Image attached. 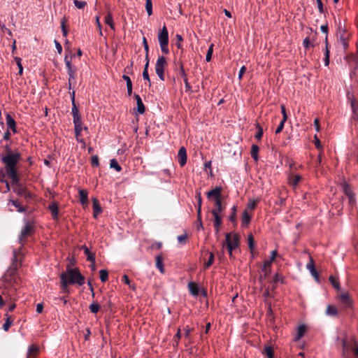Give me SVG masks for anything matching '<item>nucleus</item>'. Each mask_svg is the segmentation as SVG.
<instances>
[{
	"mask_svg": "<svg viewBox=\"0 0 358 358\" xmlns=\"http://www.w3.org/2000/svg\"><path fill=\"white\" fill-rule=\"evenodd\" d=\"M1 162L4 165L6 171L13 173V169H17L19 162L22 159L19 152H13L8 144L3 146V152L0 155Z\"/></svg>",
	"mask_w": 358,
	"mask_h": 358,
	"instance_id": "f257e3e1",
	"label": "nucleus"
},
{
	"mask_svg": "<svg viewBox=\"0 0 358 358\" xmlns=\"http://www.w3.org/2000/svg\"><path fill=\"white\" fill-rule=\"evenodd\" d=\"M6 176L12 180V187L13 192L20 196L25 199L31 198V193L27 190L25 187H23L20 182V178L17 173V169H13V173H10V171H6Z\"/></svg>",
	"mask_w": 358,
	"mask_h": 358,
	"instance_id": "f03ea898",
	"label": "nucleus"
},
{
	"mask_svg": "<svg viewBox=\"0 0 358 358\" xmlns=\"http://www.w3.org/2000/svg\"><path fill=\"white\" fill-rule=\"evenodd\" d=\"M61 275H64L66 283L69 285L78 284L83 285L85 283V277L80 273L77 268H68L66 272H63Z\"/></svg>",
	"mask_w": 358,
	"mask_h": 358,
	"instance_id": "7ed1b4c3",
	"label": "nucleus"
},
{
	"mask_svg": "<svg viewBox=\"0 0 358 358\" xmlns=\"http://www.w3.org/2000/svg\"><path fill=\"white\" fill-rule=\"evenodd\" d=\"M224 208L225 206L222 204V200H217L215 203V208L211 210V213L214 217L213 226L217 232L219 231L220 227L222 224V217L220 214Z\"/></svg>",
	"mask_w": 358,
	"mask_h": 358,
	"instance_id": "20e7f679",
	"label": "nucleus"
},
{
	"mask_svg": "<svg viewBox=\"0 0 358 358\" xmlns=\"http://www.w3.org/2000/svg\"><path fill=\"white\" fill-rule=\"evenodd\" d=\"M34 225L32 222H27L21 230L19 236V242L22 246L27 243L28 238L34 234Z\"/></svg>",
	"mask_w": 358,
	"mask_h": 358,
	"instance_id": "39448f33",
	"label": "nucleus"
},
{
	"mask_svg": "<svg viewBox=\"0 0 358 358\" xmlns=\"http://www.w3.org/2000/svg\"><path fill=\"white\" fill-rule=\"evenodd\" d=\"M158 41L162 52L165 55L169 54V32L166 25L162 27V30L158 34Z\"/></svg>",
	"mask_w": 358,
	"mask_h": 358,
	"instance_id": "423d86ee",
	"label": "nucleus"
},
{
	"mask_svg": "<svg viewBox=\"0 0 358 358\" xmlns=\"http://www.w3.org/2000/svg\"><path fill=\"white\" fill-rule=\"evenodd\" d=\"M167 65L166 58L164 56H159L155 64V72L162 81L165 80L164 70Z\"/></svg>",
	"mask_w": 358,
	"mask_h": 358,
	"instance_id": "0eeeda50",
	"label": "nucleus"
},
{
	"mask_svg": "<svg viewBox=\"0 0 358 358\" xmlns=\"http://www.w3.org/2000/svg\"><path fill=\"white\" fill-rule=\"evenodd\" d=\"M239 236L236 234H226V246L228 250H233L239 246Z\"/></svg>",
	"mask_w": 358,
	"mask_h": 358,
	"instance_id": "6e6552de",
	"label": "nucleus"
},
{
	"mask_svg": "<svg viewBox=\"0 0 358 358\" xmlns=\"http://www.w3.org/2000/svg\"><path fill=\"white\" fill-rule=\"evenodd\" d=\"M338 41L342 45L343 50L345 51L349 46L348 41L350 38V34L341 27H338L337 31Z\"/></svg>",
	"mask_w": 358,
	"mask_h": 358,
	"instance_id": "1a4fd4ad",
	"label": "nucleus"
},
{
	"mask_svg": "<svg viewBox=\"0 0 358 358\" xmlns=\"http://www.w3.org/2000/svg\"><path fill=\"white\" fill-rule=\"evenodd\" d=\"M341 185L343 193L348 197L349 205L351 206V208H353V206L355 205V198L350 186L346 182L342 183Z\"/></svg>",
	"mask_w": 358,
	"mask_h": 358,
	"instance_id": "9d476101",
	"label": "nucleus"
},
{
	"mask_svg": "<svg viewBox=\"0 0 358 358\" xmlns=\"http://www.w3.org/2000/svg\"><path fill=\"white\" fill-rule=\"evenodd\" d=\"M222 192V187L217 186L212 190L206 192V196L210 200H213L215 203L217 200H222L221 194Z\"/></svg>",
	"mask_w": 358,
	"mask_h": 358,
	"instance_id": "9b49d317",
	"label": "nucleus"
},
{
	"mask_svg": "<svg viewBox=\"0 0 358 358\" xmlns=\"http://www.w3.org/2000/svg\"><path fill=\"white\" fill-rule=\"evenodd\" d=\"M178 65H179V72H178V74L179 76L183 78V81L185 83V91L187 92H189L192 91V87L190 85V84L188 82V80H187V74L185 71V69H184V65H183V63L182 62L180 61L178 62Z\"/></svg>",
	"mask_w": 358,
	"mask_h": 358,
	"instance_id": "f8f14e48",
	"label": "nucleus"
},
{
	"mask_svg": "<svg viewBox=\"0 0 358 358\" xmlns=\"http://www.w3.org/2000/svg\"><path fill=\"white\" fill-rule=\"evenodd\" d=\"M73 124L75 127V135L77 141L79 142H83V139L80 138L81 131L83 129L87 130V127H83L82 120L73 122Z\"/></svg>",
	"mask_w": 358,
	"mask_h": 358,
	"instance_id": "ddd939ff",
	"label": "nucleus"
},
{
	"mask_svg": "<svg viewBox=\"0 0 358 358\" xmlns=\"http://www.w3.org/2000/svg\"><path fill=\"white\" fill-rule=\"evenodd\" d=\"M338 298L345 308H349L352 307V299H350L348 292L341 293Z\"/></svg>",
	"mask_w": 358,
	"mask_h": 358,
	"instance_id": "4468645a",
	"label": "nucleus"
},
{
	"mask_svg": "<svg viewBox=\"0 0 358 358\" xmlns=\"http://www.w3.org/2000/svg\"><path fill=\"white\" fill-rule=\"evenodd\" d=\"M187 152L185 147H181L178 152V163L180 166H184L187 163Z\"/></svg>",
	"mask_w": 358,
	"mask_h": 358,
	"instance_id": "2eb2a0df",
	"label": "nucleus"
},
{
	"mask_svg": "<svg viewBox=\"0 0 358 358\" xmlns=\"http://www.w3.org/2000/svg\"><path fill=\"white\" fill-rule=\"evenodd\" d=\"M17 270H15L10 266L8 269L6 275L9 277V279H8L7 280L9 281L10 284L13 282L17 283Z\"/></svg>",
	"mask_w": 358,
	"mask_h": 358,
	"instance_id": "dca6fc26",
	"label": "nucleus"
},
{
	"mask_svg": "<svg viewBox=\"0 0 358 358\" xmlns=\"http://www.w3.org/2000/svg\"><path fill=\"white\" fill-rule=\"evenodd\" d=\"M346 59L349 64L354 63L355 64V69L351 72L350 76L353 78V76L356 74V69L357 67L358 64V56L357 55L351 54L346 57Z\"/></svg>",
	"mask_w": 358,
	"mask_h": 358,
	"instance_id": "f3484780",
	"label": "nucleus"
},
{
	"mask_svg": "<svg viewBox=\"0 0 358 358\" xmlns=\"http://www.w3.org/2000/svg\"><path fill=\"white\" fill-rule=\"evenodd\" d=\"M306 268H307L308 270H309V271L311 273V275L316 280L319 279V273L317 271V270L315 269L314 261H313V258L311 257H310V262L306 265Z\"/></svg>",
	"mask_w": 358,
	"mask_h": 358,
	"instance_id": "a211bd4d",
	"label": "nucleus"
},
{
	"mask_svg": "<svg viewBox=\"0 0 358 358\" xmlns=\"http://www.w3.org/2000/svg\"><path fill=\"white\" fill-rule=\"evenodd\" d=\"M93 216L96 217L101 212L102 209L99 201L96 198L92 199Z\"/></svg>",
	"mask_w": 358,
	"mask_h": 358,
	"instance_id": "6ab92c4d",
	"label": "nucleus"
},
{
	"mask_svg": "<svg viewBox=\"0 0 358 358\" xmlns=\"http://www.w3.org/2000/svg\"><path fill=\"white\" fill-rule=\"evenodd\" d=\"M72 57H73V55H71L69 57L68 55H66L65 57H64V62H65V65L67 69V72L77 71L76 66L72 65V62H71Z\"/></svg>",
	"mask_w": 358,
	"mask_h": 358,
	"instance_id": "aec40b11",
	"label": "nucleus"
},
{
	"mask_svg": "<svg viewBox=\"0 0 358 358\" xmlns=\"http://www.w3.org/2000/svg\"><path fill=\"white\" fill-rule=\"evenodd\" d=\"M76 72L77 71L67 72V73L69 75L68 88L69 90L73 89L76 83Z\"/></svg>",
	"mask_w": 358,
	"mask_h": 358,
	"instance_id": "412c9836",
	"label": "nucleus"
},
{
	"mask_svg": "<svg viewBox=\"0 0 358 358\" xmlns=\"http://www.w3.org/2000/svg\"><path fill=\"white\" fill-rule=\"evenodd\" d=\"M271 261L265 260L264 262V264H263V266L262 268V272H264V276H263L264 278H266L268 276V275L271 273ZM260 278L262 279V276Z\"/></svg>",
	"mask_w": 358,
	"mask_h": 358,
	"instance_id": "4be33fe9",
	"label": "nucleus"
},
{
	"mask_svg": "<svg viewBox=\"0 0 358 358\" xmlns=\"http://www.w3.org/2000/svg\"><path fill=\"white\" fill-rule=\"evenodd\" d=\"M6 124L8 125V127L10 128V129H12V131L14 133H15L17 131H16V123H15V120L12 117V116L9 113L6 114Z\"/></svg>",
	"mask_w": 358,
	"mask_h": 358,
	"instance_id": "5701e85b",
	"label": "nucleus"
},
{
	"mask_svg": "<svg viewBox=\"0 0 358 358\" xmlns=\"http://www.w3.org/2000/svg\"><path fill=\"white\" fill-rule=\"evenodd\" d=\"M134 98L136 101L138 113L140 114H143L145 113V106L141 96L138 94H134Z\"/></svg>",
	"mask_w": 358,
	"mask_h": 358,
	"instance_id": "b1692460",
	"label": "nucleus"
},
{
	"mask_svg": "<svg viewBox=\"0 0 358 358\" xmlns=\"http://www.w3.org/2000/svg\"><path fill=\"white\" fill-rule=\"evenodd\" d=\"M82 249L83 250L85 255L87 256V260L94 264L95 262L94 253L91 252L86 245H83Z\"/></svg>",
	"mask_w": 358,
	"mask_h": 358,
	"instance_id": "393cba45",
	"label": "nucleus"
},
{
	"mask_svg": "<svg viewBox=\"0 0 358 358\" xmlns=\"http://www.w3.org/2000/svg\"><path fill=\"white\" fill-rule=\"evenodd\" d=\"M307 330V327L305 324H301L297 328V333L295 336L294 341H299L304 335Z\"/></svg>",
	"mask_w": 358,
	"mask_h": 358,
	"instance_id": "a878e982",
	"label": "nucleus"
},
{
	"mask_svg": "<svg viewBox=\"0 0 358 358\" xmlns=\"http://www.w3.org/2000/svg\"><path fill=\"white\" fill-rule=\"evenodd\" d=\"M301 180V176L297 174H291L289 176V184L293 187H296Z\"/></svg>",
	"mask_w": 358,
	"mask_h": 358,
	"instance_id": "bb28decb",
	"label": "nucleus"
},
{
	"mask_svg": "<svg viewBox=\"0 0 358 358\" xmlns=\"http://www.w3.org/2000/svg\"><path fill=\"white\" fill-rule=\"evenodd\" d=\"M39 351L38 347L31 345L29 347L27 358H34Z\"/></svg>",
	"mask_w": 358,
	"mask_h": 358,
	"instance_id": "cd10ccee",
	"label": "nucleus"
},
{
	"mask_svg": "<svg viewBox=\"0 0 358 358\" xmlns=\"http://www.w3.org/2000/svg\"><path fill=\"white\" fill-rule=\"evenodd\" d=\"M251 220V215L248 213L247 210H245L242 215L241 224L243 227H247Z\"/></svg>",
	"mask_w": 358,
	"mask_h": 358,
	"instance_id": "c85d7f7f",
	"label": "nucleus"
},
{
	"mask_svg": "<svg viewBox=\"0 0 358 358\" xmlns=\"http://www.w3.org/2000/svg\"><path fill=\"white\" fill-rule=\"evenodd\" d=\"M61 279V289L63 294H69V289L68 288L69 284L66 283V280L64 275H60Z\"/></svg>",
	"mask_w": 358,
	"mask_h": 358,
	"instance_id": "c756f323",
	"label": "nucleus"
},
{
	"mask_svg": "<svg viewBox=\"0 0 358 358\" xmlns=\"http://www.w3.org/2000/svg\"><path fill=\"white\" fill-rule=\"evenodd\" d=\"M73 115V122L80 121L81 120L80 115L79 114V110L76 105V103H72V110Z\"/></svg>",
	"mask_w": 358,
	"mask_h": 358,
	"instance_id": "7c9ffc66",
	"label": "nucleus"
},
{
	"mask_svg": "<svg viewBox=\"0 0 358 358\" xmlns=\"http://www.w3.org/2000/svg\"><path fill=\"white\" fill-rule=\"evenodd\" d=\"M188 289L192 295H193V296L199 295V288H198L197 285L195 282H189L188 283Z\"/></svg>",
	"mask_w": 358,
	"mask_h": 358,
	"instance_id": "2f4dec72",
	"label": "nucleus"
},
{
	"mask_svg": "<svg viewBox=\"0 0 358 358\" xmlns=\"http://www.w3.org/2000/svg\"><path fill=\"white\" fill-rule=\"evenodd\" d=\"M49 210H50L52 217L54 220H57L58 218V206L56 203H52L49 206Z\"/></svg>",
	"mask_w": 358,
	"mask_h": 358,
	"instance_id": "473e14b6",
	"label": "nucleus"
},
{
	"mask_svg": "<svg viewBox=\"0 0 358 358\" xmlns=\"http://www.w3.org/2000/svg\"><path fill=\"white\" fill-rule=\"evenodd\" d=\"M122 78L126 81L127 88V94L128 96H131L132 94V83L130 78L127 75H123Z\"/></svg>",
	"mask_w": 358,
	"mask_h": 358,
	"instance_id": "72a5a7b5",
	"label": "nucleus"
},
{
	"mask_svg": "<svg viewBox=\"0 0 358 358\" xmlns=\"http://www.w3.org/2000/svg\"><path fill=\"white\" fill-rule=\"evenodd\" d=\"M156 267L162 273H164V268L163 265V258L162 255H157L156 257Z\"/></svg>",
	"mask_w": 358,
	"mask_h": 358,
	"instance_id": "f704fd0d",
	"label": "nucleus"
},
{
	"mask_svg": "<svg viewBox=\"0 0 358 358\" xmlns=\"http://www.w3.org/2000/svg\"><path fill=\"white\" fill-rule=\"evenodd\" d=\"M6 317V322L3 325V329L4 331H8L9 328L10 327L11 324H13V319L10 315H8V313L5 315Z\"/></svg>",
	"mask_w": 358,
	"mask_h": 358,
	"instance_id": "c9c22d12",
	"label": "nucleus"
},
{
	"mask_svg": "<svg viewBox=\"0 0 358 358\" xmlns=\"http://www.w3.org/2000/svg\"><path fill=\"white\" fill-rule=\"evenodd\" d=\"M263 354L267 357V358H274V351L271 346H266L264 349Z\"/></svg>",
	"mask_w": 358,
	"mask_h": 358,
	"instance_id": "e433bc0d",
	"label": "nucleus"
},
{
	"mask_svg": "<svg viewBox=\"0 0 358 358\" xmlns=\"http://www.w3.org/2000/svg\"><path fill=\"white\" fill-rule=\"evenodd\" d=\"M79 196H80V201L82 204H85L87 203L88 197H87V192L84 189H80L79 190Z\"/></svg>",
	"mask_w": 358,
	"mask_h": 358,
	"instance_id": "4c0bfd02",
	"label": "nucleus"
},
{
	"mask_svg": "<svg viewBox=\"0 0 358 358\" xmlns=\"http://www.w3.org/2000/svg\"><path fill=\"white\" fill-rule=\"evenodd\" d=\"M196 198L198 201V206H197V217L199 219H200L201 217V203H202V199L201 192H197L196 194Z\"/></svg>",
	"mask_w": 358,
	"mask_h": 358,
	"instance_id": "58836bf2",
	"label": "nucleus"
},
{
	"mask_svg": "<svg viewBox=\"0 0 358 358\" xmlns=\"http://www.w3.org/2000/svg\"><path fill=\"white\" fill-rule=\"evenodd\" d=\"M105 22L110 26L112 29H115V24L113 23L112 14L110 12H108L105 17Z\"/></svg>",
	"mask_w": 358,
	"mask_h": 358,
	"instance_id": "ea45409f",
	"label": "nucleus"
},
{
	"mask_svg": "<svg viewBox=\"0 0 358 358\" xmlns=\"http://www.w3.org/2000/svg\"><path fill=\"white\" fill-rule=\"evenodd\" d=\"M259 148L258 145H255V144L252 145L250 154H251V157L255 161L258 160V152H259Z\"/></svg>",
	"mask_w": 358,
	"mask_h": 358,
	"instance_id": "a19ab883",
	"label": "nucleus"
},
{
	"mask_svg": "<svg viewBox=\"0 0 358 358\" xmlns=\"http://www.w3.org/2000/svg\"><path fill=\"white\" fill-rule=\"evenodd\" d=\"M326 313L330 316H336L338 314V311L335 306L329 305L327 308Z\"/></svg>",
	"mask_w": 358,
	"mask_h": 358,
	"instance_id": "79ce46f5",
	"label": "nucleus"
},
{
	"mask_svg": "<svg viewBox=\"0 0 358 358\" xmlns=\"http://www.w3.org/2000/svg\"><path fill=\"white\" fill-rule=\"evenodd\" d=\"M10 202L17 208L18 212L24 213L26 211V208L22 206L17 200H11Z\"/></svg>",
	"mask_w": 358,
	"mask_h": 358,
	"instance_id": "37998d69",
	"label": "nucleus"
},
{
	"mask_svg": "<svg viewBox=\"0 0 358 358\" xmlns=\"http://www.w3.org/2000/svg\"><path fill=\"white\" fill-rule=\"evenodd\" d=\"M66 17H63L61 20V28L62 31V35L64 37H66L68 35V30L66 27Z\"/></svg>",
	"mask_w": 358,
	"mask_h": 358,
	"instance_id": "c03bdc74",
	"label": "nucleus"
},
{
	"mask_svg": "<svg viewBox=\"0 0 358 358\" xmlns=\"http://www.w3.org/2000/svg\"><path fill=\"white\" fill-rule=\"evenodd\" d=\"M329 280L331 282V284L336 289H340V284L338 281V278H336L335 276L334 275H330L329 278Z\"/></svg>",
	"mask_w": 358,
	"mask_h": 358,
	"instance_id": "a18cd8bd",
	"label": "nucleus"
},
{
	"mask_svg": "<svg viewBox=\"0 0 358 358\" xmlns=\"http://www.w3.org/2000/svg\"><path fill=\"white\" fill-rule=\"evenodd\" d=\"M248 247L250 250V252L252 253V250L255 249V240L252 234H249L248 238Z\"/></svg>",
	"mask_w": 358,
	"mask_h": 358,
	"instance_id": "49530a36",
	"label": "nucleus"
},
{
	"mask_svg": "<svg viewBox=\"0 0 358 358\" xmlns=\"http://www.w3.org/2000/svg\"><path fill=\"white\" fill-rule=\"evenodd\" d=\"M206 252L208 254H209V258H208V260L204 264L205 268H209L213 264V263L214 262V258H215L213 252Z\"/></svg>",
	"mask_w": 358,
	"mask_h": 358,
	"instance_id": "de8ad7c7",
	"label": "nucleus"
},
{
	"mask_svg": "<svg viewBox=\"0 0 358 358\" xmlns=\"http://www.w3.org/2000/svg\"><path fill=\"white\" fill-rule=\"evenodd\" d=\"M236 210H237V206H234L231 208V214L229 217V220L231 222H236Z\"/></svg>",
	"mask_w": 358,
	"mask_h": 358,
	"instance_id": "09e8293b",
	"label": "nucleus"
},
{
	"mask_svg": "<svg viewBox=\"0 0 358 358\" xmlns=\"http://www.w3.org/2000/svg\"><path fill=\"white\" fill-rule=\"evenodd\" d=\"M100 280L101 282H105L108 280V273L106 270H101L99 271Z\"/></svg>",
	"mask_w": 358,
	"mask_h": 358,
	"instance_id": "8fccbe9b",
	"label": "nucleus"
},
{
	"mask_svg": "<svg viewBox=\"0 0 358 358\" xmlns=\"http://www.w3.org/2000/svg\"><path fill=\"white\" fill-rule=\"evenodd\" d=\"M145 9L148 15L150 16L152 14V0H145Z\"/></svg>",
	"mask_w": 358,
	"mask_h": 358,
	"instance_id": "3c124183",
	"label": "nucleus"
},
{
	"mask_svg": "<svg viewBox=\"0 0 358 358\" xmlns=\"http://www.w3.org/2000/svg\"><path fill=\"white\" fill-rule=\"evenodd\" d=\"M110 168L115 169L117 171H120L122 170L121 166L119 165L118 162L115 159L110 160Z\"/></svg>",
	"mask_w": 358,
	"mask_h": 358,
	"instance_id": "603ef678",
	"label": "nucleus"
},
{
	"mask_svg": "<svg viewBox=\"0 0 358 358\" xmlns=\"http://www.w3.org/2000/svg\"><path fill=\"white\" fill-rule=\"evenodd\" d=\"M14 59L16 62V64L17 65L18 69H19L18 74L21 76L23 73V67H22V63H21L22 59L20 57H15Z\"/></svg>",
	"mask_w": 358,
	"mask_h": 358,
	"instance_id": "864d4df0",
	"label": "nucleus"
},
{
	"mask_svg": "<svg viewBox=\"0 0 358 358\" xmlns=\"http://www.w3.org/2000/svg\"><path fill=\"white\" fill-rule=\"evenodd\" d=\"M90 311L93 313H97L100 309V306L98 303H93L89 307Z\"/></svg>",
	"mask_w": 358,
	"mask_h": 358,
	"instance_id": "5fc2aeb1",
	"label": "nucleus"
},
{
	"mask_svg": "<svg viewBox=\"0 0 358 358\" xmlns=\"http://www.w3.org/2000/svg\"><path fill=\"white\" fill-rule=\"evenodd\" d=\"M283 282V278H282V277L279 273H276L274 275L273 279V289L275 287L274 285L278 283V282Z\"/></svg>",
	"mask_w": 358,
	"mask_h": 358,
	"instance_id": "6e6d98bb",
	"label": "nucleus"
},
{
	"mask_svg": "<svg viewBox=\"0 0 358 358\" xmlns=\"http://www.w3.org/2000/svg\"><path fill=\"white\" fill-rule=\"evenodd\" d=\"M329 55H330V50L329 48H326L325 52H324V65L326 66H329Z\"/></svg>",
	"mask_w": 358,
	"mask_h": 358,
	"instance_id": "4d7b16f0",
	"label": "nucleus"
},
{
	"mask_svg": "<svg viewBox=\"0 0 358 358\" xmlns=\"http://www.w3.org/2000/svg\"><path fill=\"white\" fill-rule=\"evenodd\" d=\"M213 52V44H211L207 51L206 56V60L207 62H210L212 58V55Z\"/></svg>",
	"mask_w": 358,
	"mask_h": 358,
	"instance_id": "13d9d810",
	"label": "nucleus"
},
{
	"mask_svg": "<svg viewBox=\"0 0 358 358\" xmlns=\"http://www.w3.org/2000/svg\"><path fill=\"white\" fill-rule=\"evenodd\" d=\"M73 3L79 9L83 8L87 5V3L85 1L78 0H73Z\"/></svg>",
	"mask_w": 358,
	"mask_h": 358,
	"instance_id": "bf43d9fd",
	"label": "nucleus"
},
{
	"mask_svg": "<svg viewBox=\"0 0 358 358\" xmlns=\"http://www.w3.org/2000/svg\"><path fill=\"white\" fill-rule=\"evenodd\" d=\"M257 128L258 131H257V134H255V138L257 140H260L263 136V129L259 124H257Z\"/></svg>",
	"mask_w": 358,
	"mask_h": 358,
	"instance_id": "052dcab7",
	"label": "nucleus"
},
{
	"mask_svg": "<svg viewBox=\"0 0 358 358\" xmlns=\"http://www.w3.org/2000/svg\"><path fill=\"white\" fill-rule=\"evenodd\" d=\"M20 266V264L17 262L16 256H15L13 259V262L12 264L10 265V267L13 268L15 270H17Z\"/></svg>",
	"mask_w": 358,
	"mask_h": 358,
	"instance_id": "680f3d73",
	"label": "nucleus"
},
{
	"mask_svg": "<svg viewBox=\"0 0 358 358\" xmlns=\"http://www.w3.org/2000/svg\"><path fill=\"white\" fill-rule=\"evenodd\" d=\"M180 338H181L180 329H178L176 334L174 336V338H173V341L176 345H178V343H179Z\"/></svg>",
	"mask_w": 358,
	"mask_h": 358,
	"instance_id": "e2e57ef3",
	"label": "nucleus"
},
{
	"mask_svg": "<svg viewBox=\"0 0 358 358\" xmlns=\"http://www.w3.org/2000/svg\"><path fill=\"white\" fill-rule=\"evenodd\" d=\"M91 164L92 166H98L99 164V157L97 155H94L92 157Z\"/></svg>",
	"mask_w": 358,
	"mask_h": 358,
	"instance_id": "0e129e2a",
	"label": "nucleus"
},
{
	"mask_svg": "<svg viewBox=\"0 0 358 358\" xmlns=\"http://www.w3.org/2000/svg\"><path fill=\"white\" fill-rule=\"evenodd\" d=\"M303 46L308 49L310 47H313L314 45L313 43H311V42L310 41L309 38L307 37L303 41Z\"/></svg>",
	"mask_w": 358,
	"mask_h": 358,
	"instance_id": "69168bd1",
	"label": "nucleus"
},
{
	"mask_svg": "<svg viewBox=\"0 0 358 358\" xmlns=\"http://www.w3.org/2000/svg\"><path fill=\"white\" fill-rule=\"evenodd\" d=\"M187 239V235L186 234L178 236V242L182 244L185 243Z\"/></svg>",
	"mask_w": 358,
	"mask_h": 358,
	"instance_id": "338daca9",
	"label": "nucleus"
},
{
	"mask_svg": "<svg viewBox=\"0 0 358 358\" xmlns=\"http://www.w3.org/2000/svg\"><path fill=\"white\" fill-rule=\"evenodd\" d=\"M351 106H352V111L355 114V117L358 119V108L355 105V103L352 101L351 103Z\"/></svg>",
	"mask_w": 358,
	"mask_h": 358,
	"instance_id": "774afa93",
	"label": "nucleus"
}]
</instances>
